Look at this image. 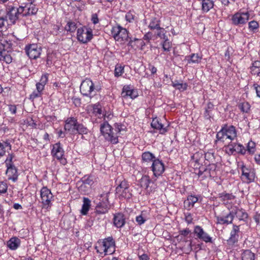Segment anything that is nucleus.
Here are the masks:
<instances>
[{"mask_svg": "<svg viewBox=\"0 0 260 260\" xmlns=\"http://www.w3.org/2000/svg\"><path fill=\"white\" fill-rule=\"evenodd\" d=\"M111 34L117 41H128V45L132 46L133 40L128 36V31L120 25L114 26L111 30Z\"/></svg>", "mask_w": 260, "mask_h": 260, "instance_id": "nucleus-1", "label": "nucleus"}, {"mask_svg": "<svg viewBox=\"0 0 260 260\" xmlns=\"http://www.w3.org/2000/svg\"><path fill=\"white\" fill-rule=\"evenodd\" d=\"M97 91L94 83L89 78H86L83 80L80 86L81 93L83 96L89 97L90 99L94 96Z\"/></svg>", "mask_w": 260, "mask_h": 260, "instance_id": "nucleus-2", "label": "nucleus"}, {"mask_svg": "<svg viewBox=\"0 0 260 260\" xmlns=\"http://www.w3.org/2000/svg\"><path fill=\"white\" fill-rule=\"evenodd\" d=\"M112 126L107 121L101 124L100 131L105 138L113 144L118 142L117 135L113 132Z\"/></svg>", "mask_w": 260, "mask_h": 260, "instance_id": "nucleus-3", "label": "nucleus"}, {"mask_svg": "<svg viewBox=\"0 0 260 260\" xmlns=\"http://www.w3.org/2000/svg\"><path fill=\"white\" fill-rule=\"evenodd\" d=\"M237 166L242 172L241 178L244 182L249 183L254 181L255 175L251 169L247 167L242 161L238 162Z\"/></svg>", "mask_w": 260, "mask_h": 260, "instance_id": "nucleus-4", "label": "nucleus"}, {"mask_svg": "<svg viewBox=\"0 0 260 260\" xmlns=\"http://www.w3.org/2000/svg\"><path fill=\"white\" fill-rule=\"evenodd\" d=\"M92 31L90 28L84 26L77 29V39L82 43L85 44L90 41L92 39Z\"/></svg>", "mask_w": 260, "mask_h": 260, "instance_id": "nucleus-5", "label": "nucleus"}, {"mask_svg": "<svg viewBox=\"0 0 260 260\" xmlns=\"http://www.w3.org/2000/svg\"><path fill=\"white\" fill-rule=\"evenodd\" d=\"M23 13V10L20 7L18 8L9 7L6 9L5 16H7V19H9L10 22L14 24Z\"/></svg>", "mask_w": 260, "mask_h": 260, "instance_id": "nucleus-6", "label": "nucleus"}, {"mask_svg": "<svg viewBox=\"0 0 260 260\" xmlns=\"http://www.w3.org/2000/svg\"><path fill=\"white\" fill-rule=\"evenodd\" d=\"M41 198L44 207L48 208L51 205V201L53 196L47 187H43L41 190Z\"/></svg>", "mask_w": 260, "mask_h": 260, "instance_id": "nucleus-7", "label": "nucleus"}, {"mask_svg": "<svg viewBox=\"0 0 260 260\" xmlns=\"http://www.w3.org/2000/svg\"><path fill=\"white\" fill-rule=\"evenodd\" d=\"M249 16V14L247 11L243 12L240 10L233 16L232 20L234 24H243L248 21Z\"/></svg>", "mask_w": 260, "mask_h": 260, "instance_id": "nucleus-8", "label": "nucleus"}, {"mask_svg": "<svg viewBox=\"0 0 260 260\" xmlns=\"http://www.w3.org/2000/svg\"><path fill=\"white\" fill-rule=\"evenodd\" d=\"M102 243L103 246L104 247L105 255L108 254H112L114 252L115 242L112 237H108L104 239Z\"/></svg>", "mask_w": 260, "mask_h": 260, "instance_id": "nucleus-9", "label": "nucleus"}, {"mask_svg": "<svg viewBox=\"0 0 260 260\" xmlns=\"http://www.w3.org/2000/svg\"><path fill=\"white\" fill-rule=\"evenodd\" d=\"M52 153L53 156L60 160L62 165H65L67 164V160L63 157L64 151L59 143H56L53 145Z\"/></svg>", "mask_w": 260, "mask_h": 260, "instance_id": "nucleus-10", "label": "nucleus"}, {"mask_svg": "<svg viewBox=\"0 0 260 260\" xmlns=\"http://www.w3.org/2000/svg\"><path fill=\"white\" fill-rule=\"evenodd\" d=\"M41 48L37 44H33L25 47V52L31 59H36L41 54Z\"/></svg>", "mask_w": 260, "mask_h": 260, "instance_id": "nucleus-11", "label": "nucleus"}, {"mask_svg": "<svg viewBox=\"0 0 260 260\" xmlns=\"http://www.w3.org/2000/svg\"><path fill=\"white\" fill-rule=\"evenodd\" d=\"M151 168L155 176H160L165 171L164 164L159 159L153 160Z\"/></svg>", "mask_w": 260, "mask_h": 260, "instance_id": "nucleus-12", "label": "nucleus"}, {"mask_svg": "<svg viewBox=\"0 0 260 260\" xmlns=\"http://www.w3.org/2000/svg\"><path fill=\"white\" fill-rule=\"evenodd\" d=\"M194 233L200 240L207 243L212 242L211 237L200 226L197 225L194 228Z\"/></svg>", "mask_w": 260, "mask_h": 260, "instance_id": "nucleus-13", "label": "nucleus"}, {"mask_svg": "<svg viewBox=\"0 0 260 260\" xmlns=\"http://www.w3.org/2000/svg\"><path fill=\"white\" fill-rule=\"evenodd\" d=\"M78 123L77 119L73 117L68 118L65 121L64 129L71 133H76V128Z\"/></svg>", "mask_w": 260, "mask_h": 260, "instance_id": "nucleus-14", "label": "nucleus"}, {"mask_svg": "<svg viewBox=\"0 0 260 260\" xmlns=\"http://www.w3.org/2000/svg\"><path fill=\"white\" fill-rule=\"evenodd\" d=\"M229 149L233 155L238 154L244 155L246 152V149L242 145L236 143L229 144Z\"/></svg>", "mask_w": 260, "mask_h": 260, "instance_id": "nucleus-15", "label": "nucleus"}, {"mask_svg": "<svg viewBox=\"0 0 260 260\" xmlns=\"http://www.w3.org/2000/svg\"><path fill=\"white\" fill-rule=\"evenodd\" d=\"M121 95L124 99L129 97L132 99H134L137 97L138 94L129 85H125L122 88Z\"/></svg>", "mask_w": 260, "mask_h": 260, "instance_id": "nucleus-16", "label": "nucleus"}, {"mask_svg": "<svg viewBox=\"0 0 260 260\" xmlns=\"http://www.w3.org/2000/svg\"><path fill=\"white\" fill-rule=\"evenodd\" d=\"M231 216L233 219L236 218L239 220H245L247 218L248 214L242 209H233L230 211L229 216Z\"/></svg>", "mask_w": 260, "mask_h": 260, "instance_id": "nucleus-17", "label": "nucleus"}, {"mask_svg": "<svg viewBox=\"0 0 260 260\" xmlns=\"http://www.w3.org/2000/svg\"><path fill=\"white\" fill-rule=\"evenodd\" d=\"M125 223V218L122 213H117L114 214L113 223L117 228H121Z\"/></svg>", "mask_w": 260, "mask_h": 260, "instance_id": "nucleus-18", "label": "nucleus"}, {"mask_svg": "<svg viewBox=\"0 0 260 260\" xmlns=\"http://www.w3.org/2000/svg\"><path fill=\"white\" fill-rule=\"evenodd\" d=\"M7 167L6 174L8 176L9 180H12L13 182H16L18 179V170L14 165Z\"/></svg>", "mask_w": 260, "mask_h": 260, "instance_id": "nucleus-19", "label": "nucleus"}, {"mask_svg": "<svg viewBox=\"0 0 260 260\" xmlns=\"http://www.w3.org/2000/svg\"><path fill=\"white\" fill-rule=\"evenodd\" d=\"M20 8H22L23 10V13H22V16L36 14L38 10L36 6L32 4V2H31L28 7L25 6V7L21 6Z\"/></svg>", "mask_w": 260, "mask_h": 260, "instance_id": "nucleus-20", "label": "nucleus"}, {"mask_svg": "<svg viewBox=\"0 0 260 260\" xmlns=\"http://www.w3.org/2000/svg\"><path fill=\"white\" fill-rule=\"evenodd\" d=\"M198 201V198L195 196L190 195L187 198V199L184 202V207L187 210H190L192 208L194 204Z\"/></svg>", "mask_w": 260, "mask_h": 260, "instance_id": "nucleus-21", "label": "nucleus"}, {"mask_svg": "<svg viewBox=\"0 0 260 260\" xmlns=\"http://www.w3.org/2000/svg\"><path fill=\"white\" fill-rule=\"evenodd\" d=\"M151 126L153 128L159 130L161 134H165L168 131L167 127H164V125L159 122L157 118L152 119Z\"/></svg>", "mask_w": 260, "mask_h": 260, "instance_id": "nucleus-22", "label": "nucleus"}, {"mask_svg": "<svg viewBox=\"0 0 260 260\" xmlns=\"http://www.w3.org/2000/svg\"><path fill=\"white\" fill-rule=\"evenodd\" d=\"M20 239L13 237L7 242V246L11 250H16L20 246Z\"/></svg>", "mask_w": 260, "mask_h": 260, "instance_id": "nucleus-23", "label": "nucleus"}, {"mask_svg": "<svg viewBox=\"0 0 260 260\" xmlns=\"http://www.w3.org/2000/svg\"><path fill=\"white\" fill-rule=\"evenodd\" d=\"M240 111L244 114H249L251 111V106L247 102L239 103L237 105Z\"/></svg>", "mask_w": 260, "mask_h": 260, "instance_id": "nucleus-24", "label": "nucleus"}, {"mask_svg": "<svg viewBox=\"0 0 260 260\" xmlns=\"http://www.w3.org/2000/svg\"><path fill=\"white\" fill-rule=\"evenodd\" d=\"M10 150H11V145L8 141L0 142V157Z\"/></svg>", "mask_w": 260, "mask_h": 260, "instance_id": "nucleus-25", "label": "nucleus"}, {"mask_svg": "<svg viewBox=\"0 0 260 260\" xmlns=\"http://www.w3.org/2000/svg\"><path fill=\"white\" fill-rule=\"evenodd\" d=\"M239 228L238 226H234L233 229L231 232V236L229 240L233 244L237 242L238 240Z\"/></svg>", "mask_w": 260, "mask_h": 260, "instance_id": "nucleus-26", "label": "nucleus"}, {"mask_svg": "<svg viewBox=\"0 0 260 260\" xmlns=\"http://www.w3.org/2000/svg\"><path fill=\"white\" fill-rule=\"evenodd\" d=\"M110 205L98 203L96 206V212L99 214H105L110 209Z\"/></svg>", "mask_w": 260, "mask_h": 260, "instance_id": "nucleus-27", "label": "nucleus"}, {"mask_svg": "<svg viewBox=\"0 0 260 260\" xmlns=\"http://www.w3.org/2000/svg\"><path fill=\"white\" fill-rule=\"evenodd\" d=\"M152 183V180L150 179L149 177L147 175L143 176L140 181V185L141 187L147 189V191H149L148 189L149 184Z\"/></svg>", "mask_w": 260, "mask_h": 260, "instance_id": "nucleus-28", "label": "nucleus"}, {"mask_svg": "<svg viewBox=\"0 0 260 260\" xmlns=\"http://www.w3.org/2000/svg\"><path fill=\"white\" fill-rule=\"evenodd\" d=\"M216 138L218 141L222 142L224 141V139L226 140L228 138V128L226 125L217 133Z\"/></svg>", "mask_w": 260, "mask_h": 260, "instance_id": "nucleus-29", "label": "nucleus"}, {"mask_svg": "<svg viewBox=\"0 0 260 260\" xmlns=\"http://www.w3.org/2000/svg\"><path fill=\"white\" fill-rule=\"evenodd\" d=\"M90 207V200L87 198H83V204L82 206L81 213L82 215H86Z\"/></svg>", "mask_w": 260, "mask_h": 260, "instance_id": "nucleus-30", "label": "nucleus"}, {"mask_svg": "<svg viewBox=\"0 0 260 260\" xmlns=\"http://www.w3.org/2000/svg\"><path fill=\"white\" fill-rule=\"evenodd\" d=\"M153 154L149 151H146L142 154V160L143 162H153V160L156 159Z\"/></svg>", "mask_w": 260, "mask_h": 260, "instance_id": "nucleus-31", "label": "nucleus"}, {"mask_svg": "<svg viewBox=\"0 0 260 260\" xmlns=\"http://www.w3.org/2000/svg\"><path fill=\"white\" fill-rule=\"evenodd\" d=\"M242 260H254L255 254L250 250H244L241 254Z\"/></svg>", "mask_w": 260, "mask_h": 260, "instance_id": "nucleus-32", "label": "nucleus"}, {"mask_svg": "<svg viewBox=\"0 0 260 260\" xmlns=\"http://www.w3.org/2000/svg\"><path fill=\"white\" fill-rule=\"evenodd\" d=\"M250 72L252 75H260L259 61H255L252 63V66L250 67Z\"/></svg>", "mask_w": 260, "mask_h": 260, "instance_id": "nucleus-33", "label": "nucleus"}, {"mask_svg": "<svg viewBox=\"0 0 260 260\" xmlns=\"http://www.w3.org/2000/svg\"><path fill=\"white\" fill-rule=\"evenodd\" d=\"M202 10L205 12H208L213 6V2L211 0H203L202 3Z\"/></svg>", "mask_w": 260, "mask_h": 260, "instance_id": "nucleus-34", "label": "nucleus"}, {"mask_svg": "<svg viewBox=\"0 0 260 260\" xmlns=\"http://www.w3.org/2000/svg\"><path fill=\"white\" fill-rule=\"evenodd\" d=\"M172 86L176 89H178L181 91H183L186 90L188 85L187 83H179L178 81L176 80L172 82Z\"/></svg>", "mask_w": 260, "mask_h": 260, "instance_id": "nucleus-35", "label": "nucleus"}, {"mask_svg": "<svg viewBox=\"0 0 260 260\" xmlns=\"http://www.w3.org/2000/svg\"><path fill=\"white\" fill-rule=\"evenodd\" d=\"M148 27L151 30L159 28L160 21L156 18H152L148 25Z\"/></svg>", "mask_w": 260, "mask_h": 260, "instance_id": "nucleus-36", "label": "nucleus"}, {"mask_svg": "<svg viewBox=\"0 0 260 260\" xmlns=\"http://www.w3.org/2000/svg\"><path fill=\"white\" fill-rule=\"evenodd\" d=\"M88 129L86 127L83 125L82 123H78L76 128V133L75 134H79L80 135L87 134Z\"/></svg>", "mask_w": 260, "mask_h": 260, "instance_id": "nucleus-37", "label": "nucleus"}, {"mask_svg": "<svg viewBox=\"0 0 260 260\" xmlns=\"http://www.w3.org/2000/svg\"><path fill=\"white\" fill-rule=\"evenodd\" d=\"M129 188V185L125 180L120 181V184L116 188V193L121 192L122 190Z\"/></svg>", "mask_w": 260, "mask_h": 260, "instance_id": "nucleus-38", "label": "nucleus"}, {"mask_svg": "<svg viewBox=\"0 0 260 260\" xmlns=\"http://www.w3.org/2000/svg\"><path fill=\"white\" fill-rule=\"evenodd\" d=\"M214 108V105L211 103H208L207 107L205 108V111L204 113V117L207 119H209L211 118V111Z\"/></svg>", "mask_w": 260, "mask_h": 260, "instance_id": "nucleus-39", "label": "nucleus"}, {"mask_svg": "<svg viewBox=\"0 0 260 260\" xmlns=\"http://www.w3.org/2000/svg\"><path fill=\"white\" fill-rule=\"evenodd\" d=\"M237 137V130L234 126L229 127V139L234 140Z\"/></svg>", "mask_w": 260, "mask_h": 260, "instance_id": "nucleus-40", "label": "nucleus"}, {"mask_svg": "<svg viewBox=\"0 0 260 260\" xmlns=\"http://www.w3.org/2000/svg\"><path fill=\"white\" fill-rule=\"evenodd\" d=\"M110 194V192H107V193H104L103 194H101L99 197V203H101L102 204H105L107 205H110L109 202V194Z\"/></svg>", "mask_w": 260, "mask_h": 260, "instance_id": "nucleus-41", "label": "nucleus"}, {"mask_svg": "<svg viewBox=\"0 0 260 260\" xmlns=\"http://www.w3.org/2000/svg\"><path fill=\"white\" fill-rule=\"evenodd\" d=\"M255 143L252 141H249L247 144L246 151H247L250 154H253L255 152Z\"/></svg>", "mask_w": 260, "mask_h": 260, "instance_id": "nucleus-42", "label": "nucleus"}, {"mask_svg": "<svg viewBox=\"0 0 260 260\" xmlns=\"http://www.w3.org/2000/svg\"><path fill=\"white\" fill-rule=\"evenodd\" d=\"M119 197L123 198L124 199H130L132 194L129 191L128 188L123 190L121 192L116 193Z\"/></svg>", "mask_w": 260, "mask_h": 260, "instance_id": "nucleus-43", "label": "nucleus"}, {"mask_svg": "<svg viewBox=\"0 0 260 260\" xmlns=\"http://www.w3.org/2000/svg\"><path fill=\"white\" fill-rule=\"evenodd\" d=\"M125 19L129 22H133L135 18V13L133 10L129 11L125 15Z\"/></svg>", "mask_w": 260, "mask_h": 260, "instance_id": "nucleus-44", "label": "nucleus"}, {"mask_svg": "<svg viewBox=\"0 0 260 260\" xmlns=\"http://www.w3.org/2000/svg\"><path fill=\"white\" fill-rule=\"evenodd\" d=\"M124 72V67L120 64H117L115 66L114 71V75L116 77L120 76Z\"/></svg>", "mask_w": 260, "mask_h": 260, "instance_id": "nucleus-45", "label": "nucleus"}, {"mask_svg": "<svg viewBox=\"0 0 260 260\" xmlns=\"http://www.w3.org/2000/svg\"><path fill=\"white\" fill-rule=\"evenodd\" d=\"M14 156L15 155L13 153H10L8 154L5 161L6 167H9L14 165L13 162V159L14 158Z\"/></svg>", "mask_w": 260, "mask_h": 260, "instance_id": "nucleus-46", "label": "nucleus"}, {"mask_svg": "<svg viewBox=\"0 0 260 260\" xmlns=\"http://www.w3.org/2000/svg\"><path fill=\"white\" fill-rule=\"evenodd\" d=\"M1 60L5 61L7 63H10L12 62V58L10 55L5 51V53L1 55Z\"/></svg>", "mask_w": 260, "mask_h": 260, "instance_id": "nucleus-47", "label": "nucleus"}, {"mask_svg": "<svg viewBox=\"0 0 260 260\" xmlns=\"http://www.w3.org/2000/svg\"><path fill=\"white\" fill-rule=\"evenodd\" d=\"M157 32L156 34L157 37L161 39H167L168 37L166 35L165 30L164 28L160 27L157 28Z\"/></svg>", "mask_w": 260, "mask_h": 260, "instance_id": "nucleus-48", "label": "nucleus"}, {"mask_svg": "<svg viewBox=\"0 0 260 260\" xmlns=\"http://www.w3.org/2000/svg\"><path fill=\"white\" fill-rule=\"evenodd\" d=\"M82 181L84 184L91 185L93 183V177L90 176H85L82 178Z\"/></svg>", "mask_w": 260, "mask_h": 260, "instance_id": "nucleus-49", "label": "nucleus"}, {"mask_svg": "<svg viewBox=\"0 0 260 260\" xmlns=\"http://www.w3.org/2000/svg\"><path fill=\"white\" fill-rule=\"evenodd\" d=\"M164 41L162 43V48L165 51H169L172 46V43L167 38V39H164Z\"/></svg>", "mask_w": 260, "mask_h": 260, "instance_id": "nucleus-50", "label": "nucleus"}, {"mask_svg": "<svg viewBox=\"0 0 260 260\" xmlns=\"http://www.w3.org/2000/svg\"><path fill=\"white\" fill-rule=\"evenodd\" d=\"M202 57L198 54L193 53L190 56V61L188 62L198 63L200 61Z\"/></svg>", "mask_w": 260, "mask_h": 260, "instance_id": "nucleus-51", "label": "nucleus"}, {"mask_svg": "<svg viewBox=\"0 0 260 260\" xmlns=\"http://www.w3.org/2000/svg\"><path fill=\"white\" fill-rule=\"evenodd\" d=\"M217 220L216 223L217 224H225L228 223V216H216Z\"/></svg>", "mask_w": 260, "mask_h": 260, "instance_id": "nucleus-52", "label": "nucleus"}, {"mask_svg": "<svg viewBox=\"0 0 260 260\" xmlns=\"http://www.w3.org/2000/svg\"><path fill=\"white\" fill-rule=\"evenodd\" d=\"M76 24L73 22H69L67 23V26L66 27L68 31L74 32L76 29Z\"/></svg>", "mask_w": 260, "mask_h": 260, "instance_id": "nucleus-53", "label": "nucleus"}, {"mask_svg": "<svg viewBox=\"0 0 260 260\" xmlns=\"http://www.w3.org/2000/svg\"><path fill=\"white\" fill-rule=\"evenodd\" d=\"M204 158L206 160L210 161L214 159V155L213 150H210L209 151L204 153Z\"/></svg>", "mask_w": 260, "mask_h": 260, "instance_id": "nucleus-54", "label": "nucleus"}, {"mask_svg": "<svg viewBox=\"0 0 260 260\" xmlns=\"http://www.w3.org/2000/svg\"><path fill=\"white\" fill-rule=\"evenodd\" d=\"M7 21V16H5V13L3 12L0 15V28L4 26Z\"/></svg>", "mask_w": 260, "mask_h": 260, "instance_id": "nucleus-55", "label": "nucleus"}, {"mask_svg": "<svg viewBox=\"0 0 260 260\" xmlns=\"http://www.w3.org/2000/svg\"><path fill=\"white\" fill-rule=\"evenodd\" d=\"M8 188L7 184L4 182H2L0 183V192L2 193H4L7 192Z\"/></svg>", "mask_w": 260, "mask_h": 260, "instance_id": "nucleus-56", "label": "nucleus"}, {"mask_svg": "<svg viewBox=\"0 0 260 260\" xmlns=\"http://www.w3.org/2000/svg\"><path fill=\"white\" fill-rule=\"evenodd\" d=\"M136 220L138 224L141 225L146 221V219L142 215H140L136 217Z\"/></svg>", "mask_w": 260, "mask_h": 260, "instance_id": "nucleus-57", "label": "nucleus"}, {"mask_svg": "<svg viewBox=\"0 0 260 260\" xmlns=\"http://www.w3.org/2000/svg\"><path fill=\"white\" fill-rule=\"evenodd\" d=\"M258 27V23L255 21H251L249 23V27L251 30H255Z\"/></svg>", "mask_w": 260, "mask_h": 260, "instance_id": "nucleus-58", "label": "nucleus"}, {"mask_svg": "<svg viewBox=\"0 0 260 260\" xmlns=\"http://www.w3.org/2000/svg\"><path fill=\"white\" fill-rule=\"evenodd\" d=\"M48 80V74H45L42 76L39 83L45 85Z\"/></svg>", "mask_w": 260, "mask_h": 260, "instance_id": "nucleus-59", "label": "nucleus"}, {"mask_svg": "<svg viewBox=\"0 0 260 260\" xmlns=\"http://www.w3.org/2000/svg\"><path fill=\"white\" fill-rule=\"evenodd\" d=\"M115 131L116 132V134L118 133H120L121 131H124L123 126L121 124L116 123L115 125Z\"/></svg>", "mask_w": 260, "mask_h": 260, "instance_id": "nucleus-60", "label": "nucleus"}, {"mask_svg": "<svg viewBox=\"0 0 260 260\" xmlns=\"http://www.w3.org/2000/svg\"><path fill=\"white\" fill-rule=\"evenodd\" d=\"M220 201L223 202V204L225 205L227 204L228 202H225L228 200V194L227 193H222L220 194V197H219Z\"/></svg>", "mask_w": 260, "mask_h": 260, "instance_id": "nucleus-61", "label": "nucleus"}, {"mask_svg": "<svg viewBox=\"0 0 260 260\" xmlns=\"http://www.w3.org/2000/svg\"><path fill=\"white\" fill-rule=\"evenodd\" d=\"M41 93L39 91H34L30 95V99L34 100L35 99L40 96Z\"/></svg>", "mask_w": 260, "mask_h": 260, "instance_id": "nucleus-62", "label": "nucleus"}, {"mask_svg": "<svg viewBox=\"0 0 260 260\" xmlns=\"http://www.w3.org/2000/svg\"><path fill=\"white\" fill-rule=\"evenodd\" d=\"M91 21L94 24H96L99 23V20L98 18V14L95 13L93 14L91 16Z\"/></svg>", "mask_w": 260, "mask_h": 260, "instance_id": "nucleus-63", "label": "nucleus"}, {"mask_svg": "<svg viewBox=\"0 0 260 260\" xmlns=\"http://www.w3.org/2000/svg\"><path fill=\"white\" fill-rule=\"evenodd\" d=\"M253 88L256 91L257 96L260 98V86L257 83H254L253 85Z\"/></svg>", "mask_w": 260, "mask_h": 260, "instance_id": "nucleus-64", "label": "nucleus"}]
</instances>
